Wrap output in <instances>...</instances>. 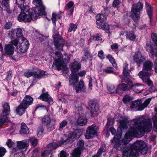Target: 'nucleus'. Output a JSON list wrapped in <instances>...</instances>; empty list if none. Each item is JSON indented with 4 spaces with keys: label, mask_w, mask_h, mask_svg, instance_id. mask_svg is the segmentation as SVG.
<instances>
[{
    "label": "nucleus",
    "mask_w": 157,
    "mask_h": 157,
    "mask_svg": "<svg viewBox=\"0 0 157 157\" xmlns=\"http://www.w3.org/2000/svg\"><path fill=\"white\" fill-rule=\"evenodd\" d=\"M132 138L126 136V133L124 138L121 140L123 150L122 157H137L139 155V152L143 155L146 154L148 151L147 145L143 140H137L134 144H131L130 146H126Z\"/></svg>",
    "instance_id": "obj_1"
},
{
    "label": "nucleus",
    "mask_w": 157,
    "mask_h": 157,
    "mask_svg": "<svg viewBox=\"0 0 157 157\" xmlns=\"http://www.w3.org/2000/svg\"><path fill=\"white\" fill-rule=\"evenodd\" d=\"M34 3L36 6L31 11L29 12V15L25 13H21L17 17L20 22H29L32 20H36L40 16L45 15V8L43 5L41 0H33Z\"/></svg>",
    "instance_id": "obj_2"
},
{
    "label": "nucleus",
    "mask_w": 157,
    "mask_h": 157,
    "mask_svg": "<svg viewBox=\"0 0 157 157\" xmlns=\"http://www.w3.org/2000/svg\"><path fill=\"white\" fill-rule=\"evenodd\" d=\"M133 59L138 67H140L141 65L143 63L142 70L139 73L138 76H141L142 77L143 76L142 75H146L148 73H151L150 71L153 66V63L152 62L148 60L144 62L146 59L140 53L135 54L133 56Z\"/></svg>",
    "instance_id": "obj_3"
},
{
    "label": "nucleus",
    "mask_w": 157,
    "mask_h": 157,
    "mask_svg": "<svg viewBox=\"0 0 157 157\" xmlns=\"http://www.w3.org/2000/svg\"><path fill=\"white\" fill-rule=\"evenodd\" d=\"M68 46L67 42L59 35V71L62 70V74L63 75H66L69 71L66 63H68L70 58L66 53L64 52V55L65 57L63 59V55L60 51H63V46Z\"/></svg>",
    "instance_id": "obj_4"
},
{
    "label": "nucleus",
    "mask_w": 157,
    "mask_h": 157,
    "mask_svg": "<svg viewBox=\"0 0 157 157\" xmlns=\"http://www.w3.org/2000/svg\"><path fill=\"white\" fill-rule=\"evenodd\" d=\"M96 27L105 31L106 33H110V27L109 24L106 21L107 17L103 14H98L96 17Z\"/></svg>",
    "instance_id": "obj_5"
},
{
    "label": "nucleus",
    "mask_w": 157,
    "mask_h": 157,
    "mask_svg": "<svg viewBox=\"0 0 157 157\" xmlns=\"http://www.w3.org/2000/svg\"><path fill=\"white\" fill-rule=\"evenodd\" d=\"M33 99L31 96H25L20 105L16 108V113L20 116L22 115L25 113L26 109L33 104Z\"/></svg>",
    "instance_id": "obj_6"
},
{
    "label": "nucleus",
    "mask_w": 157,
    "mask_h": 157,
    "mask_svg": "<svg viewBox=\"0 0 157 157\" xmlns=\"http://www.w3.org/2000/svg\"><path fill=\"white\" fill-rule=\"evenodd\" d=\"M143 4L140 1L133 4L131 10L132 18L136 23L138 22L140 18V11L143 8Z\"/></svg>",
    "instance_id": "obj_7"
},
{
    "label": "nucleus",
    "mask_w": 157,
    "mask_h": 157,
    "mask_svg": "<svg viewBox=\"0 0 157 157\" xmlns=\"http://www.w3.org/2000/svg\"><path fill=\"white\" fill-rule=\"evenodd\" d=\"M88 104L90 108V117L93 118L97 117L98 114V112L99 108L98 101L94 99H91L89 101Z\"/></svg>",
    "instance_id": "obj_8"
},
{
    "label": "nucleus",
    "mask_w": 157,
    "mask_h": 157,
    "mask_svg": "<svg viewBox=\"0 0 157 157\" xmlns=\"http://www.w3.org/2000/svg\"><path fill=\"white\" fill-rule=\"evenodd\" d=\"M125 83H120L118 84L117 86V90L119 92L121 93V94H119L121 95L122 94V91H128L130 89L134 90L136 86H142V84L139 83L133 84L132 81V83L129 85L127 82Z\"/></svg>",
    "instance_id": "obj_9"
},
{
    "label": "nucleus",
    "mask_w": 157,
    "mask_h": 157,
    "mask_svg": "<svg viewBox=\"0 0 157 157\" xmlns=\"http://www.w3.org/2000/svg\"><path fill=\"white\" fill-rule=\"evenodd\" d=\"M2 113L0 117V126H2L5 122L8 121L7 116L10 112V107L9 103L5 102L2 104Z\"/></svg>",
    "instance_id": "obj_10"
},
{
    "label": "nucleus",
    "mask_w": 157,
    "mask_h": 157,
    "mask_svg": "<svg viewBox=\"0 0 157 157\" xmlns=\"http://www.w3.org/2000/svg\"><path fill=\"white\" fill-rule=\"evenodd\" d=\"M128 65V63H125L124 66L123 68L121 82H127L129 85L132 83V81L131 79V76L130 75Z\"/></svg>",
    "instance_id": "obj_11"
},
{
    "label": "nucleus",
    "mask_w": 157,
    "mask_h": 157,
    "mask_svg": "<svg viewBox=\"0 0 157 157\" xmlns=\"http://www.w3.org/2000/svg\"><path fill=\"white\" fill-rule=\"evenodd\" d=\"M139 131L141 132L142 136L144 135L145 133H148L151 131L152 124L151 121L147 119L143 121V125H139Z\"/></svg>",
    "instance_id": "obj_12"
},
{
    "label": "nucleus",
    "mask_w": 157,
    "mask_h": 157,
    "mask_svg": "<svg viewBox=\"0 0 157 157\" xmlns=\"http://www.w3.org/2000/svg\"><path fill=\"white\" fill-rule=\"evenodd\" d=\"M14 50V47L12 44H6L4 47V52L2 53V56L9 57L10 59L15 60V58L13 56Z\"/></svg>",
    "instance_id": "obj_13"
},
{
    "label": "nucleus",
    "mask_w": 157,
    "mask_h": 157,
    "mask_svg": "<svg viewBox=\"0 0 157 157\" xmlns=\"http://www.w3.org/2000/svg\"><path fill=\"white\" fill-rule=\"evenodd\" d=\"M139 125L137 127L130 126L128 132L126 133V136L128 135L132 138V137H139L142 136L141 132L139 131Z\"/></svg>",
    "instance_id": "obj_14"
},
{
    "label": "nucleus",
    "mask_w": 157,
    "mask_h": 157,
    "mask_svg": "<svg viewBox=\"0 0 157 157\" xmlns=\"http://www.w3.org/2000/svg\"><path fill=\"white\" fill-rule=\"evenodd\" d=\"M22 42L17 47L18 52L20 53H24L28 49L29 43L27 39L22 37L21 39Z\"/></svg>",
    "instance_id": "obj_15"
},
{
    "label": "nucleus",
    "mask_w": 157,
    "mask_h": 157,
    "mask_svg": "<svg viewBox=\"0 0 157 157\" xmlns=\"http://www.w3.org/2000/svg\"><path fill=\"white\" fill-rule=\"evenodd\" d=\"M17 147L13 148L12 150L13 153L15 152L18 150L27 147L29 146V141L27 140L21 141H17Z\"/></svg>",
    "instance_id": "obj_16"
},
{
    "label": "nucleus",
    "mask_w": 157,
    "mask_h": 157,
    "mask_svg": "<svg viewBox=\"0 0 157 157\" xmlns=\"http://www.w3.org/2000/svg\"><path fill=\"white\" fill-rule=\"evenodd\" d=\"M97 132V127L95 124L89 126L86 130V133L87 134L86 136L88 139L92 138Z\"/></svg>",
    "instance_id": "obj_17"
},
{
    "label": "nucleus",
    "mask_w": 157,
    "mask_h": 157,
    "mask_svg": "<svg viewBox=\"0 0 157 157\" xmlns=\"http://www.w3.org/2000/svg\"><path fill=\"white\" fill-rule=\"evenodd\" d=\"M25 2V0H16V3L18 6V7L21 11L23 13L29 12V11H31V10H30L29 6L28 5L24 6V4ZM33 8L31 9H33Z\"/></svg>",
    "instance_id": "obj_18"
},
{
    "label": "nucleus",
    "mask_w": 157,
    "mask_h": 157,
    "mask_svg": "<svg viewBox=\"0 0 157 157\" xmlns=\"http://www.w3.org/2000/svg\"><path fill=\"white\" fill-rule=\"evenodd\" d=\"M81 64L80 62H78L75 59L74 62L70 63L69 67L71 73H76L81 68Z\"/></svg>",
    "instance_id": "obj_19"
},
{
    "label": "nucleus",
    "mask_w": 157,
    "mask_h": 157,
    "mask_svg": "<svg viewBox=\"0 0 157 157\" xmlns=\"http://www.w3.org/2000/svg\"><path fill=\"white\" fill-rule=\"evenodd\" d=\"M74 87H75V90L77 93L79 92H84L86 90V88L84 85V82L83 80H81L79 82L75 84V85H73Z\"/></svg>",
    "instance_id": "obj_20"
},
{
    "label": "nucleus",
    "mask_w": 157,
    "mask_h": 157,
    "mask_svg": "<svg viewBox=\"0 0 157 157\" xmlns=\"http://www.w3.org/2000/svg\"><path fill=\"white\" fill-rule=\"evenodd\" d=\"M83 130L81 129H77L75 130L73 132L69 133L68 138L78 139L82 135Z\"/></svg>",
    "instance_id": "obj_21"
},
{
    "label": "nucleus",
    "mask_w": 157,
    "mask_h": 157,
    "mask_svg": "<svg viewBox=\"0 0 157 157\" xmlns=\"http://www.w3.org/2000/svg\"><path fill=\"white\" fill-rule=\"evenodd\" d=\"M79 77L76 73H71L69 76L70 85L73 86L75 85L78 82Z\"/></svg>",
    "instance_id": "obj_22"
},
{
    "label": "nucleus",
    "mask_w": 157,
    "mask_h": 157,
    "mask_svg": "<svg viewBox=\"0 0 157 157\" xmlns=\"http://www.w3.org/2000/svg\"><path fill=\"white\" fill-rule=\"evenodd\" d=\"M151 75V73H148L146 75H143L142 77L141 76H139L143 81V82L146 83L149 86H153V82L150 79V77ZM143 76V75H142Z\"/></svg>",
    "instance_id": "obj_23"
},
{
    "label": "nucleus",
    "mask_w": 157,
    "mask_h": 157,
    "mask_svg": "<svg viewBox=\"0 0 157 157\" xmlns=\"http://www.w3.org/2000/svg\"><path fill=\"white\" fill-rule=\"evenodd\" d=\"M39 98L43 101L48 103L49 105H50L51 102H52V99L48 92H45L44 94H41Z\"/></svg>",
    "instance_id": "obj_24"
},
{
    "label": "nucleus",
    "mask_w": 157,
    "mask_h": 157,
    "mask_svg": "<svg viewBox=\"0 0 157 157\" xmlns=\"http://www.w3.org/2000/svg\"><path fill=\"white\" fill-rule=\"evenodd\" d=\"M44 71L38 69H36L33 71V76L35 78L40 79L45 75Z\"/></svg>",
    "instance_id": "obj_25"
},
{
    "label": "nucleus",
    "mask_w": 157,
    "mask_h": 157,
    "mask_svg": "<svg viewBox=\"0 0 157 157\" xmlns=\"http://www.w3.org/2000/svg\"><path fill=\"white\" fill-rule=\"evenodd\" d=\"M126 33L125 36L126 39L132 41L135 40L137 36L134 34L133 31L126 30Z\"/></svg>",
    "instance_id": "obj_26"
},
{
    "label": "nucleus",
    "mask_w": 157,
    "mask_h": 157,
    "mask_svg": "<svg viewBox=\"0 0 157 157\" xmlns=\"http://www.w3.org/2000/svg\"><path fill=\"white\" fill-rule=\"evenodd\" d=\"M145 9L147 15L148 16L150 21H151L152 17L153 16V8L150 5L148 4L147 2H145Z\"/></svg>",
    "instance_id": "obj_27"
},
{
    "label": "nucleus",
    "mask_w": 157,
    "mask_h": 157,
    "mask_svg": "<svg viewBox=\"0 0 157 157\" xmlns=\"http://www.w3.org/2000/svg\"><path fill=\"white\" fill-rule=\"evenodd\" d=\"M145 48L146 51L148 52L149 56L151 58H154L155 56V52L152 45L149 43L146 45Z\"/></svg>",
    "instance_id": "obj_28"
},
{
    "label": "nucleus",
    "mask_w": 157,
    "mask_h": 157,
    "mask_svg": "<svg viewBox=\"0 0 157 157\" xmlns=\"http://www.w3.org/2000/svg\"><path fill=\"white\" fill-rule=\"evenodd\" d=\"M112 143L114 144V147L117 149H118L119 147H120L121 149L123 150L122 148V144L121 140L119 139L116 138V137H114L113 139L111 140Z\"/></svg>",
    "instance_id": "obj_29"
},
{
    "label": "nucleus",
    "mask_w": 157,
    "mask_h": 157,
    "mask_svg": "<svg viewBox=\"0 0 157 157\" xmlns=\"http://www.w3.org/2000/svg\"><path fill=\"white\" fill-rule=\"evenodd\" d=\"M87 122V119L85 117L80 116L77 120L78 124L80 126L85 125Z\"/></svg>",
    "instance_id": "obj_30"
},
{
    "label": "nucleus",
    "mask_w": 157,
    "mask_h": 157,
    "mask_svg": "<svg viewBox=\"0 0 157 157\" xmlns=\"http://www.w3.org/2000/svg\"><path fill=\"white\" fill-rule=\"evenodd\" d=\"M128 119L126 118H124L120 122V129L124 130L127 128L128 127L127 124L128 123Z\"/></svg>",
    "instance_id": "obj_31"
},
{
    "label": "nucleus",
    "mask_w": 157,
    "mask_h": 157,
    "mask_svg": "<svg viewBox=\"0 0 157 157\" xmlns=\"http://www.w3.org/2000/svg\"><path fill=\"white\" fill-rule=\"evenodd\" d=\"M21 129L20 132L21 134H27L29 133V131L26 124L24 123H22L21 124Z\"/></svg>",
    "instance_id": "obj_32"
},
{
    "label": "nucleus",
    "mask_w": 157,
    "mask_h": 157,
    "mask_svg": "<svg viewBox=\"0 0 157 157\" xmlns=\"http://www.w3.org/2000/svg\"><path fill=\"white\" fill-rule=\"evenodd\" d=\"M51 122L50 115L48 114L44 116L42 119V122L44 124L48 125Z\"/></svg>",
    "instance_id": "obj_33"
},
{
    "label": "nucleus",
    "mask_w": 157,
    "mask_h": 157,
    "mask_svg": "<svg viewBox=\"0 0 157 157\" xmlns=\"http://www.w3.org/2000/svg\"><path fill=\"white\" fill-rule=\"evenodd\" d=\"M53 41L54 45L57 49H59V35L58 33L54 34L53 36Z\"/></svg>",
    "instance_id": "obj_34"
},
{
    "label": "nucleus",
    "mask_w": 157,
    "mask_h": 157,
    "mask_svg": "<svg viewBox=\"0 0 157 157\" xmlns=\"http://www.w3.org/2000/svg\"><path fill=\"white\" fill-rule=\"evenodd\" d=\"M2 5L5 8V10L8 13H10L11 11L10 9L9 4L8 2L6 1H2L0 2Z\"/></svg>",
    "instance_id": "obj_35"
},
{
    "label": "nucleus",
    "mask_w": 157,
    "mask_h": 157,
    "mask_svg": "<svg viewBox=\"0 0 157 157\" xmlns=\"http://www.w3.org/2000/svg\"><path fill=\"white\" fill-rule=\"evenodd\" d=\"M83 55L84 56L86 57L88 60L90 61H92L93 56L89 51L87 50H85L83 52Z\"/></svg>",
    "instance_id": "obj_36"
},
{
    "label": "nucleus",
    "mask_w": 157,
    "mask_h": 157,
    "mask_svg": "<svg viewBox=\"0 0 157 157\" xmlns=\"http://www.w3.org/2000/svg\"><path fill=\"white\" fill-rule=\"evenodd\" d=\"M58 147V144L56 142H53L50 143L47 145V148H48L49 151H51L52 150L56 149Z\"/></svg>",
    "instance_id": "obj_37"
},
{
    "label": "nucleus",
    "mask_w": 157,
    "mask_h": 157,
    "mask_svg": "<svg viewBox=\"0 0 157 157\" xmlns=\"http://www.w3.org/2000/svg\"><path fill=\"white\" fill-rule=\"evenodd\" d=\"M53 59L54 61L52 67L54 70L59 71V57L56 59Z\"/></svg>",
    "instance_id": "obj_38"
},
{
    "label": "nucleus",
    "mask_w": 157,
    "mask_h": 157,
    "mask_svg": "<svg viewBox=\"0 0 157 157\" xmlns=\"http://www.w3.org/2000/svg\"><path fill=\"white\" fill-rule=\"evenodd\" d=\"M108 89L109 91L111 94H121V93L119 92L118 90H117V87L116 88L115 86L113 85H112L108 87Z\"/></svg>",
    "instance_id": "obj_39"
},
{
    "label": "nucleus",
    "mask_w": 157,
    "mask_h": 157,
    "mask_svg": "<svg viewBox=\"0 0 157 157\" xmlns=\"http://www.w3.org/2000/svg\"><path fill=\"white\" fill-rule=\"evenodd\" d=\"M83 150L75 148L72 153V157H80L81 154V152Z\"/></svg>",
    "instance_id": "obj_40"
},
{
    "label": "nucleus",
    "mask_w": 157,
    "mask_h": 157,
    "mask_svg": "<svg viewBox=\"0 0 157 157\" xmlns=\"http://www.w3.org/2000/svg\"><path fill=\"white\" fill-rule=\"evenodd\" d=\"M77 148L83 151L84 148V141L82 139H80L79 141L77 143Z\"/></svg>",
    "instance_id": "obj_41"
},
{
    "label": "nucleus",
    "mask_w": 157,
    "mask_h": 157,
    "mask_svg": "<svg viewBox=\"0 0 157 157\" xmlns=\"http://www.w3.org/2000/svg\"><path fill=\"white\" fill-rule=\"evenodd\" d=\"M90 40L94 41H101L102 40V38L100 37L99 33H97L95 35L91 36Z\"/></svg>",
    "instance_id": "obj_42"
},
{
    "label": "nucleus",
    "mask_w": 157,
    "mask_h": 157,
    "mask_svg": "<svg viewBox=\"0 0 157 157\" xmlns=\"http://www.w3.org/2000/svg\"><path fill=\"white\" fill-rule=\"evenodd\" d=\"M77 28V25L72 23H71L69 25V27L68 29V32L70 33L72 31L75 32Z\"/></svg>",
    "instance_id": "obj_43"
},
{
    "label": "nucleus",
    "mask_w": 157,
    "mask_h": 157,
    "mask_svg": "<svg viewBox=\"0 0 157 157\" xmlns=\"http://www.w3.org/2000/svg\"><path fill=\"white\" fill-rule=\"evenodd\" d=\"M152 119L153 122V127L157 131V113L152 116Z\"/></svg>",
    "instance_id": "obj_44"
},
{
    "label": "nucleus",
    "mask_w": 157,
    "mask_h": 157,
    "mask_svg": "<svg viewBox=\"0 0 157 157\" xmlns=\"http://www.w3.org/2000/svg\"><path fill=\"white\" fill-rule=\"evenodd\" d=\"M8 36L11 40L16 38L17 36L15 30L13 29L11 31H9Z\"/></svg>",
    "instance_id": "obj_45"
},
{
    "label": "nucleus",
    "mask_w": 157,
    "mask_h": 157,
    "mask_svg": "<svg viewBox=\"0 0 157 157\" xmlns=\"http://www.w3.org/2000/svg\"><path fill=\"white\" fill-rule=\"evenodd\" d=\"M141 103V100H137L133 101L131 104L130 107L132 109L137 107L138 104H140Z\"/></svg>",
    "instance_id": "obj_46"
},
{
    "label": "nucleus",
    "mask_w": 157,
    "mask_h": 157,
    "mask_svg": "<svg viewBox=\"0 0 157 157\" xmlns=\"http://www.w3.org/2000/svg\"><path fill=\"white\" fill-rule=\"evenodd\" d=\"M44 128L43 125H40L38 129L37 135L38 137L41 136L44 132Z\"/></svg>",
    "instance_id": "obj_47"
},
{
    "label": "nucleus",
    "mask_w": 157,
    "mask_h": 157,
    "mask_svg": "<svg viewBox=\"0 0 157 157\" xmlns=\"http://www.w3.org/2000/svg\"><path fill=\"white\" fill-rule=\"evenodd\" d=\"M114 68L113 67H107L106 68L103 70V71L107 74H111L113 72Z\"/></svg>",
    "instance_id": "obj_48"
},
{
    "label": "nucleus",
    "mask_w": 157,
    "mask_h": 157,
    "mask_svg": "<svg viewBox=\"0 0 157 157\" xmlns=\"http://www.w3.org/2000/svg\"><path fill=\"white\" fill-rule=\"evenodd\" d=\"M105 150L104 149V148L103 146H101L98 149L97 154L94 155V157H100L102 153L104 152Z\"/></svg>",
    "instance_id": "obj_49"
},
{
    "label": "nucleus",
    "mask_w": 157,
    "mask_h": 157,
    "mask_svg": "<svg viewBox=\"0 0 157 157\" xmlns=\"http://www.w3.org/2000/svg\"><path fill=\"white\" fill-rule=\"evenodd\" d=\"M151 37L152 41L154 43V44L157 46V34L155 33H152Z\"/></svg>",
    "instance_id": "obj_50"
},
{
    "label": "nucleus",
    "mask_w": 157,
    "mask_h": 157,
    "mask_svg": "<svg viewBox=\"0 0 157 157\" xmlns=\"http://www.w3.org/2000/svg\"><path fill=\"white\" fill-rule=\"evenodd\" d=\"M15 31L16 32L17 38L22 36V32L21 29L20 28H17Z\"/></svg>",
    "instance_id": "obj_51"
},
{
    "label": "nucleus",
    "mask_w": 157,
    "mask_h": 157,
    "mask_svg": "<svg viewBox=\"0 0 157 157\" xmlns=\"http://www.w3.org/2000/svg\"><path fill=\"white\" fill-rule=\"evenodd\" d=\"M131 100L130 96L128 94H126L124 97L122 101L123 102L126 104L129 102Z\"/></svg>",
    "instance_id": "obj_52"
},
{
    "label": "nucleus",
    "mask_w": 157,
    "mask_h": 157,
    "mask_svg": "<svg viewBox=\"0 0 157 157\" xmlns=\"http://www.w3.org/2000/svg\"><path fill=\"white\" fill-rule=\"evenodd\" d=\"M123 130L120 129V128H118L116 132V135L115 137H116V138L120 139L122 135V130Z\"/></svg>",
    "instance_id": "obj_53"
},
{
    "label": "nucleus",
    "mask_w": 157,
    "mask_h": 157,
    "mask_svg": "<svg viewBox=\"0 0 157 157\" xmlns=\"http://www.w3.org/2000/svg\"><path fill=\"white\" fill-rule=\"evenodd\" d=\"M36 39L42 41L44 39V36L40 33H37L35 35Z\"/></svg>",
    "instance_id": "obj_54"
},
{
    "label": "nucleus",
    "mask_w": 157,
    "mask_h": 157,
    "mask_svg": "<svg viewBox=\"0 0 157 157\" xmlns=\"http://www.w3.org/2000/svg\"><path fill=\"white\" fill-rule=\"evenodd\" d=\"M30 142L33 146L35 147L37 144V140L36 139L32 138L29 139Z\"/></svg>",
    "instance_id": "obj_55"
},
{
    "label": "nucleus",
    "mask_w": 157,
    "mask_h": 157,
    "mask_svg": "<svg viewBox=\"0 0 157 157\" xmlns=\"http://www.w3.org/2000/svg\"><path fill=\"white\" fill-rule=\"evenodd\" d=\"M107 58L109 60L110 62L113 64H115L116 65V63L115 62L114 58L113 57L112 55L110 54H109L108 55Z\"/></svg>",
    "instance_id": "obj_56"
},
{
    "label": "nucleus",
    "mask_w": 157,
    "mask_h": 157,
    "mask_svg": "<svg viewBox=\"0 0 157 157\" xmlns=\"http://www.w3.org/2000/svg\"><path fill=\"white\" fill-rule=\"evenodd\" d=\"M50 153V151L46 150L41 153V155L42 157H47Z\"/></svg>",
    "instance_id": "obj_57"
},
{
    "label": "nucleus",
    "mask_w": 157,
    "mask_h": 157,
    "mask_svg": "<svg viewBox=\"0 0 157 157\" xmlns=\"http://www.w3.org/2000/svg\"><path fill=\"white\" fill-rule=\"evenodd\" d=\"M24 76L27 78H29L31 76H33V71H27L24 74Z\"/></svg>",
    "instance_id": "obj_58"
},
{
    "label": "nucleus",
    "mask_w": 157,
    "mask_h": 157,
    "mask_svg": "<svg viewBox=\"0 0 157 157\" xmlns=\"http://www.w3.org/2000/svg\"><path fill=\"white\" fill-rule=\"evenodd\" d=\"M6 152V150L3 147H0V157L3 156Z\"/></svg>",
    "instance_id": "obj_59"
},
{
    "label": "nucleus",
    "mask_w": 157,
    "mask_h": 157,
    "mask_svg": "<svg viewBox=\"0 0 157 157\" xmlns=\"http://www.w3.org/2000/svg\"><path fill=\"white\" fill-rule=\"evenodd\" d=\"M10 157H25V156L22 155L21 153L19 154L18 153H13L11 154Z\"/></svg>",
    "instance_id": "obj_60"
},
{
    "label": "nucleus",
    "mask_w": 157,
    "mask_h": 157,
    "mask_svg": "<svg viewBox=\"0 0 157 157\" xmlns=\"http://www.w3.org/2000/svg\"><path fill=\"white\" fill-rule=\"evenodd\" d=\"M12 25V23L10 21L6 22L4 25V29H10Z\"/></svg>",
    "instance_id": "obj_61"
},
{
    "label": "nucleus",
    "mask_w": 157,
    "mask_h": 157,
    "mask_svg": "<svg viewBox=\"0 0 157 157\" xmlns=\"http://www.w3.org/2000/svg\"><path fill=\"white\" fill-rule=\"evenodd\" d=\"M98 56L101 59H103L105 58L104 52L102 50H101L98 52Z\"/></svg>",
    "instance_id": "obj_62"
},
{
    "label": "nucleus",
    "mask_w": 157,
    "mask_h": 157,
    "mask_svg": "<svg viewBox=\"0 0 157 157\" xmlns=\"http://www.w3.org/2000/svg\"><path fill=\"white\" fill-rule=\"evenodd\" d=\"M6 144L9 147L11 148L12 147L13 142L10 139H9L6 142Z\"/></svg>",
    "instance_id": "obj_63"
},
{
    "label": "nucleus",
    "mask_w": 157,
    "mask_h": 157,
    "mask_svg": "<svg viewBox=\"0 0 157 157\" xmlns=\"http://www.w3.org/2000/svg\"><path fill=\"white\" fill-rule=\"evenodd\" d=\"M56 14L55 13H52V20L53 23L54 24H56Z\"/></svg>",
    "instance_id": "obj_64"
}]
</instances>
